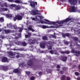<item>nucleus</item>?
<instances>
[{
    "label": "nucleus",
    "instance_id": "nucleus-1",
    "mask_svg": "<svg viewBox=\"0 0 80 80\" xmlns=\"http://www.w3.org/2000/svg\"><path fill=\"white\" fill-rule=\"evenodd\" d=\"M42 24H48V25H56L57 26H58V24H57V23L59 24V25H61L58 26V27H62L63 26L62 24H65L66 23H68L69 22V20H64L63 21H58L57 22H52L49 20H45V21L43 20L39 21Z\"/></svg>",
    "mask_w": 80,
    "mask_h": 80
},
{
    "label": "nucleus",
    "instance_id": "nucleus-2",
    "mask_svg": "<svg viewBox=\"0 0 80 80\" xmlns=\"http://www.w3.org/2000/svg\"><path fill=\"white\" fill-rule=\"evenodd\" d=\"M37 59L35 58H32V59L29 60L27 62V64L29 66H33L34 64L33 62H36Z\"/></svg>",
    "mask_w": 80,
    "mask_h": 80
},
{
    "label": "nucleus",
    "instance_id": "nucleus-3",
    "mask_svg": "<svg viewBox=\"0 0 80 80\" xmlns=\"http://www.w3.org/2000/svg\"><path fill=\"white\" fill-rule=\"evenodd\" d=\"M29 2L30 3V6L33 8H35L36 6H37V2L33 1H29Z\"/></svg>",
    "mask_w": 80,
    "mask_h": 80
},
{
    "label": "nucleus",
    "instance_id": "nucleus-4",
    "mask_svg": "<svg viewBox=\"0 0 80 80\" xmlns=\"http://www.w3.org/2000/svg\"><path fill=\"white\" fill-rule=\"evenodd\" d=\"M23 18V16L20 15H18L13 17V20H22Z\"/></svg>",
    "mask_w": 80,
    "mask_h": 80
},
{
    "label": "nucleus",
    "instance_id": "nucleus-5",
    "mask_svg": "<svg viewBox=\"0 0 80 80\" xmlns=\"http://www.w3.org/2000/svg\"><path fill=\"white\" fill-rule=\"evenodd\" d=\"M71 53H76L74 54V55L76 56V57L80 55V51H77L74 49H72L71 50Z\"/></svg>",
    "mask_w": 80,
    "mask_h": 80
},
{
    "label": "nucleus",
    "instance_id": "nucleus-6",
    "mask_svg": "<svg viewBox=\"0 0 80 80\" xmlns=\"http://www.w3.org/2000/svg\"><path fill=\"white\" fill-rule=\"evenodd\" d=\"M8 54H9V57L11 58H15V55H16V52H14V53L11 52H8Z\"/></svg>",
    "mask_w": 80,
    "mask_h": 80
},
{
    "label": "nucleus",
    "instance_id": "nucleus-7",
    "mask_svg": "<svg viewBox=\"0 0 80 80\" xmlns=\"http://www.w3.org/2000/svg\"><path fill=\"white\" fill-rule=\"evenodd\" d=\"M15 40L14 41V43L17 45H20V46H22V41H18L17 39L18 38L17 37H15L14 38Z\"/></svg>",
    "mask_w": 80,
    "mask_h": 80
},
{
    "label": "nucleus",
    "instance_id": "nucleus-8",
    "mask_svg": "<svg viewBox=\"0 0 80 80\" xmlns=\"http://www.w3.org/2000/svg\"><path fill=\"white\" fill-rule=\"evenodd\" d=\"M39 12V11L38 10H36V9H33L31 12V14L32 15H35L38 14V12Z\"/></svg>",
    "mask_w": 80,
    "mask_h": 80
},
{
    "label": "nucleus",
    "instance_id": "nucleus-9",
    "mask_svg": "<svg viewBox=\"0 0 80 80\" xmlns=\"http://www.w3.org/2000/svg\"><path fill=\"white\" fill-rule=\"evenodd\" d=\"M69 2L71 5H75L77 3V0H68Z\"/></svg>",
    "mask_w": 80,
    "mask_h": 80
},
{
    "label": "nucleus",
    "instance_id": "nucleus-10",
    "mask_svg": "<svg viewBox=\"0 0 80 80\" xmlns=\"http://www.w3.org/2000/svg\"><path fill=\"white\" fill-rule=\"evenodd\" d=\"M22 70V69L19 68H17L16 69H14L13 71V73H20V71Z\"/></svg>",
    "mask_w": 80,
    "mask_h": 80
},
{
    "label": "nucleus",
    "instance_id": "nucleus-11",
    "mask_svg": "<svg viewBox=\"0 0 80 80\" xmlns=\"http://www.w3.org/2000/svg\"><path fill=\"white\" fill-rule=\"evenodd\" d=\"M70 12H76L77 8H75V6H72L70 7Z\"/></svg>",
    "mask_w": 80,
    "mask_h": 80
},
{
    "label": "nucleus",
    "instance_id": "nucleus-12",
    "mask_svg": "<svg viewBox=\"0 0 80 80\" xmlns=\"http://www.w3.org/2000/svg\"><path fill=\"white\" fill-rule=\"evenodd\" d=\"M1 62L4 63H5L6 62L8 63V62H9V61H8V58H7L6 57H4L2 58L1 60Z\"/></svg>",
    "mask_w": 80,
    "mask_h": 80
},
{
    "label": "nucleus",
    "instance_id": "nucleus-13",
    "mask_svg": "<svg viewBox=\"0 0 80 80\" xmlns=\"http://www.w3.org/2000/svg\"><path fill=\"white\" fill-rule=\"evenodd\" d=\"M60 60H61L63 61V62H67V57L62 56L61 57Z\"/></svg>",
    "mask_w": 80,
    "mask_h": 80
},
{
    "label": "nucleus",
    "instance_id": "nucleus-14",
    "mask_svg": "<svg viewBox=\"0 0 80 80\" xmlns=\"http://www.w3.org/2000/svg\"><path fill=\"white\" fill-rule=\"evenodd\" d=\"M29 43L30 44V45H32V44H34L35 43V41L33 40H32L31 39H29L28 40Z\"/></svg>",
    "mask_w": 80,
    "mask_h": 80
},
{
    "label": "nucleus",
    "instance_id": "nucleus-15",
    "mask_svg": "<svg viewBox=\"0 0 80 80\" xmlns=\"http://www.w3.org/2000/svg\"><path fill=\"white\" fill-rule=\"evenodd\" d=\"M40 47L42 48H45V44L43 43H41L40 44Z\"/></svg>",
    "mask_w": 80,
    "mask_h": 80
},
{
    "label": "nucleus",
    "instance_id": "nucleus-16",
    "mask_svg": "<svg viewBox=\"0 0 80 80\" xmlns=\"http://www.w3.org/2000/svg\"><path fill=\"white\" fill-rule=\"evenodd\" d=\"M15 10H20L21 9V7L19 5H16L15 6Z\"/></svg>",
    "mask_w": 80,
    "mask_h": 80
},
{
    "label": "nucleus",
    "instance_id": "nucleus-17",
    "mask_svg": "<svg viewBox=\"0 0 80 80\" xmlns=\"http://www.w3.org/2000/svg\"><path fill=\"white\" fill-rule=\"evenodd\" d=\"M74 20V19L71 18V17L69 16L66 19H64L63 20Z\"/></svg>",
    "mask_w": 80,
    "mask_h": 80
},
{
    "label": "nucleus",
    "instance_id": "nucleus-18",
    "mask_svg": "<svg viewBox=\"0 0 80 80\" xmlns=\"http://www.w3.org/2000/svg\"><path fill=\"white\" fill-rule=\"evenodd\" d=\"M8 69V66H4V68H3V71L4 72H7Z\"/></svg>",
    "mask_w": 80,
    "mask_h": 80
},
{
    "label": "nucleus",
    "instance_id": "nucleus-19",
    "mask_svg": "<svg viewBox=\"0 0 80 80\" xmlns=\"http://www.w3.org/2000/svg\"><path fill=\"white\" fill-rule=\"evenodd\" d=\"M31 36V33L30 32H28V35H25V37L26 38H30Z\"/></svg>",
    "mask_w": 80,
    "mask_h": 80
},
{
    "label": "nucleus",
    "instance_id": "nucleus-20",
    "mask_svg": "<svg viewBox=\"0 0 80 80\" xmlns=\"http://www.w3.org/2000/svg\"><path fill=\"white\" fill-rule=\"evenodd\" d=\"M42 39L43 40H48V37L46 36H43Z\"/></svg>",
    "mask_w": 80,
    "mask_h": 80
},
{
    "label": "nucleus",
    "instance_id": "nucleus-21",
    "mask_svg": "<svg viewBox=\"0 0 80 80\" xmlns=\"http://www.w3.org/2000/svg\"><path fill=\"white\" fill-rule=\"evenodd\" d=\"M4 32L5 33H6V34L9 33H10V32H11L10 30L6 29H4Z\"/></svg>",
    "mask_w": 80,
    "mask_h": 80
},
{
    "label": "nucleus",
    "instance_id": "nucleus-22",
    "mask_svg": "<svg viewBox=\"0 0 80 80\" xmlns=\"http://www.w3.org/2000/svg\"><path fill=\"white\" fill-rule=\"evenodd\" d=\"M27 45V43L25 42H22V44L21 46H23V47H26Z\"/></svg>",
    "mask_w": 80,
    "mask_h": 80
},
{
    "label": "nucleus",
    "instance_id": "nucleus-23",
    "mask_svg": "<svg viewBox=\"0 0 80 80\" xmlns=\"http://www.w3.org/2000/svg\"><path fill=\"white\" fill-rule=\"evenodd\" d=\"M60 65L57 64V67H56V68H58L57 69V71H60Z\"/></svg>",
    "mask_w": 80,
    "mask_h": 80
},
{
    "label": "nucleus",
    "instance_id": "nucleus-24",
    "mask_svg": "<svg viewBox=\"0 0 80 80\" xmlns=\"http://www.w3.org/2000/svg\"><path fill=\"white\" fill-rule=\"evenodd\" d=\"M66 37H68V38H71L72 37V34L70 33H66Z\"/></svg>",
    "mask_w": 80,
    "mask_h": 80
},
{
    "label": "nucleus",
    "instance_id": "nucleus-25",
    "mask_svg": "<svg viewBox=\"0 0 80 80\" xmlns=\"http://www.w3.org/2000/svg\"><path fill=\"white\" fill-rule=\"evenodd\" d=\"M48 43L49 45L52 46L53 45V44H54V42L52 41H49L48 42Z\"/></svg>",
    "mask_w": 80,
    "mask_h": 80
},
{
    "label": "nucleus",
    "instance_id": "nucleus-26",
    "mask_svg": "<svg viewBox=\"0 0 80 80\" xmlns=\"http://www.w3.org/2000/svg\"><path fill=\"white\" fill-rule=\"evenodd\" d=\"M6 16L7 18H12V15L9 14H6Z\"/></svg>",
    "mask_w": 80,
    "mask_h": 80
},
{
    "label": "nucleus",
    "instance_id": "nucleus-27",
    "mask_svg": "<svg viewBox=\"0 0 80 80\" xmlns=\"http://www.w3.org/2000/svg\"><path fill=\"white\" fill-rule=\"evenodd\" d=\"M53 53L54 54H55V55H59L58 52H57V50H53Z\"/></svg>",
    "mask_w": 80,
    "mask_h": 80
},
{
    "label": "nucleus",
    "instance_id": "nucleus-28",
    "mask_svg": "<svg viewBox=\"0 0 80 80\" xmlns=\"http://www.w3.org/2000/svg\"><path fill=\"white\" fill-rule=\"evenodd\" d=\"M26 74L27 75H28V77H30V73L31 72L30 71H26L25 72Z\"/></svg>",
    "mask_w": 80,
    "mask_h": 80
},
{
    "label": "nucleus",
    "instance_id": "nucleus-29",
    "mask_svg": "<svg viewBox=\"0 0 80 80\" xmlns=\"http://www.w3.org/2000/svg\"><path fill=\"white\" fill-rule=\"evenodd\" d=\"M41 28H43V29H45V28H48V26H46L44 25H42L41 26Z\"/></svg>",
    "mask_w": 80,
    "mask_h": 80
},
{
    "label": "nucleus",
    "instance_id": "nucleus-30",
    "mask_svg": "<svg viewBox=\"0 0 80 80\" xmlns=\"http://www.w3.org/2000/svg\"><path fill=\"white\" fill-rule=\"evenodd\" d=\"M72 38L73 39H74V41L75 42H77V41L78 40V38L77 37H73Z\"/></svg>",
    "mask_w": 80,
    "mask_h": 80
},
{
    "label": "nucleus",
    "instance_id": "nucleus-31",
    "mask_svg": "<svg viewBox=\"0 0 80 80\" xmlns=\"http://www.w3.org/2000/svg\"><path fill=\"white\" fill-rule=\"evenodd\" d=\"M16 55H17L16 56V58H18L20 57V55H21V54H20L19 52H18V53L16 52Z\"/></svg>",
    "mask_w": 80,
    "mask_h": 80
},
{
    "label": "nucleus",
    "instance_id": "nucleus-32",
    "mask_svg": "<svg viewBox=\"0 0 80 80\" xmlns=\"http://www.w3.org/2000/svg\"><path fill=\"white\" fill-rule=\"evenodd\" d=\"M66 76L65 75H62L61 78V80H65Z\"/></svg>",
    "mask_w": 80,
    "mask_h": 80
},
{
    "label": "nucleus",
    "instance_id": "nucleus-33",
    "mask_svg": "<svg viewBox=\"0 0 80 80\" xmlns=\"http://www.w3.org/2000/svg\"><path fill=\"white\" fill-rule=\"evenodd\" d=\"M47 48L48 50H52V46L47 45Z\"/></svg>",
    "mask_w": 80,
    "mask_h": 80
},
{
    "label": "nucleus",
    "instance_id": "nucleus-34",
    "mask_svg": "<svg viewBox=\"0 0 80 80\" xmlns=\"http://www.w3.org/2000/svg\"><path fill=\"white\" fill-rule=\"evenodd\" d=\"M24 66V63L22 62L19 64V67H22V68Z\"/></svg>",
    "mask_w": 80,
    "mask_h": 80
},
{
    "label": "nucleus",
    "instance_id": "nucleus-35",
    "mask_svg": "<svg viewBox=\"0 0 80 80\" xmlns=\"http://www.w3.org/2000/svg\"><path fill=\"white\" fill-rule=\"evenodd\" d=\"M18 28L19 29V30H18V32H22V30H23V28Z\"/></svg>",
    "mask_w": 80,
    "mask_h": 80
},
{
    "label": "nucleus",
    "instance_id": "nucleus-36",
    "mask_svg": "<svg viewBox=\"0 0 80 80\" xmlns=\"http://www.w3.org/2000/svg\"><path fill=\"white\" fill-rule=\"evenodd\" d=\"M62 70H63V71H66V70H68V68L67 67H63L62 68Z\"/></svg>",
    "mask_w": 80,
    "mask_h": 80
},
{
    "label": "nucleus",
    "instance_id": "nucleus-37",
    "mask_svg": "<svg viewBox=\"0 0 80 80\" xmlns=\"http://www.w3.org/2000/svg\"><path fill=\"white\" fill-rule=\"evenodd\" d=\"M7 26L8 27H9V28H11V27H12V25L11 23H9V24H7Z\"/></svg>",
    "mask_w": 80,
    "mask_h": 80
},
{
    "label": "nucleus",
    "instance_id": "nucleus-38",
    "mask_svg": "<svg viewBox=\"0 0 80 80\" xmlns=\"http://www.w3.org/2000/svg\"><path fill=\"white\" fill-rule=\"evenodd\" d=\"M14 2L17 3H20V0H15L14 1Z\"/></svg>",
    "mask_w": 80,
    "mask_h": 80
},
{
    "label": "nucleus",
    "instance_id": "nucleus-39",
    "mask_svg": "<svg viewBox=\"0 0 80 80\" xmlns=\"http://www.w3.org/2000/svg\"><path fill=\"white\" fill-rule=\"evenodd\" d=\"M72 41H70V48H73V45H72Z\"/></svg>",
    "mask_w": 80,
    "mask_h": 80
},
{
    "label": "nucleus",
    "instance_id": "nucleus-40",
    "mask_svg": "<svg viewBox=\"0 0 80 80\" xmlns=\"http://www.w3.org/2000/svg\"><path fill=\"white\" fill-rule=\"evenodd\" d=\"M13 28L14 29H15V30H17L18 29V28L17 25H13Z\"/></svg>",
    "mask_w": 80,
    "mask_h": 80
},
{
    "label": "nucleus",
    "instance_id": "nucleus-41",
    "mask_svg": "<svg viewBox=\"0 0 80 80\" xmlns=\"http://www.w3.org/2000/svg\"><path fill=\"white\" fill-rule=\"evenodd\" d=\"M35 78L34 76H32L31 77L30 80H35Z\"/></svg>",
    "mask_w": 80,
    "mask_h": 80
},
{
    "label": "nucleus",
    "instance_id": "nucleus-42",
    "mask_svg": "<svg viewBox=\"0 0 80 80\" xmlns=\"http://www.w3.org/2000/svg\"><path fill=\"white\" fill-rule=\"evenodd\" d=\"M59 73L61 75H63V74H64V71L63 70H61L60 71Z\"/></svg>",
    "mask_w": 80,
    "mask_h": 80
},
{
    "label": "nucleus",
    "instance_id": "nucleus-43",
    "mask_svg": "<svg viewBox=\"0 0 80 80\" xmlns=\"http://www.w3.org/2000/svg\"><path fill=\"white\" fill-rule=\"evenodd\" d=\"M49 36H50V37H51V36H52V37H53V38H56V35H50Z\"/></svg>",
    "mask_w": 80,
    "mask_h": 80
},
{
    "label": "nucleus",
    "instance_id": "nucleus-44",
    "mask_svg": "<svg viewBox=\"0 0 80 80\" xmlns=\"http://www.w3.org/2000/svg\"><path fill=\"white\" fill-rule=\"evenodd\" d=\"M75 74L76 76H78L80 75V73L78 72H75Z\"/></svg>",
    "mask_w": 80,
    "mask_h": 80
},
{
    "label": "nucleus",
    "instance_id": "nucleus-45",
    "mask_svg": "<svg viewBox=\"0 0 80 80\" xmlns=\"http://www.w3.org/2000/svg\"><path fill=\"white\" fill-rule=\"evenodd\" d=\"M62 37L63 38H65L66 36V33H62Z\"/></svg>",
    "mask_w": 80,
    "mask_h": 80
},
{
    "label": "nucleus",
    "instance_id": "nucleus-46",
    "mask_svg": "<svg viewBox=\"0 0 80 80\" xmlns=\"http://www.w3.org/2000/svg\"><path fill=\"white\" fill-rule=\"evenodd\" d=\"M49 52L51 53V54H52V55H53V54H54L53 50L49 51Z\"/></svg>",
    "mask_w": 80,
    "mask_h": 80
},
{
    "label": "nucleus",
    "instance_id": "nucleus-47",
    "mask_svg": "<svg viewBox=\"0 0 80 80\" xmlns=\"http://www.w3.org/2000/svg\"><path fill=\"white\" fill-rule=\"evenodd\" d=\"M4 67V66H0V68L1 70H3V68Z\"/></svg>",
    "mask_w": 80,
    "mask_h": 80
},
{
    "label": "nucleus",
    "instance_id": "nucleus-48",
    "mask_svg": "<svg viewBox=\"0 0 80 80\" xmlns=\"http://www.w3.org/2000/svg\"><path fill=\"white\" fill-rule=\"evenodd\" d=\"M65 53L66 54H67L68 55L70 53V52L68 51H65Z\"/></svg>",
    "mask_w": 80,
    "mask_h": 80
},
{
    "label": "nucleus",
    "instance_id": "nucleus-49",
    "mask_svg": "<svg viewBox=\"0 0 80 80\" xmlns=\"http://www.w3.org/2000/svg\"><path fill=\"white\" fill-rule=\"evenodd\" d=\"M69 43H70L67 41H66L64 42V44L67 45H68Z\"/></svg>",
    "mask_w": 80,
    "mask_h": 80
},
{
    "label": "nucleus",
    "instance_id": "nucleus-50",
    "mask_svg": "<svg viewBox=\"0 0 80 80\" xmlns=\"http://www.w3.org/2000/svg\"><path fill=\"white\" fill-rule=\"evenodd\" d=\"M38 74L40 76H42V72H38Z\"/></svg>",
    "mask_w": 80,
    "mask_h": 80
},
{
    "label": "nucleus",
    "instance_id": "nucleus-51",
    "mask_svg": "<svg viewBox=\"0 0 80 80\" xmlns=\"http://www.w3.org/2000/svg\"><path fill=\"white\" fill-rule=\"evenodd\" d=\"M38 17H39V18H40V19H41L42 20V19H43V18H44V17H43V16H38Z\"/></svg>",
    "mask_w": 80,
    "mask_h": 80
},
{
    "label": "nucleus",
    "instance_id": "nucleus-52",
    "mask_svg": "<svg viewBox=\"0 0 80 80\" xmlns=\"http://www.w3.org/2000/svg\"><path fill=\"white\" fill-rule=\"evenodd\" d=\"M4 5L5 7H8V6H7V4L6 3H4Z\"/></svg>",
    "mask_w": 80,
    "mask_h": 80
},
{
    "label": "nucleus",
    "instance_id": "nucleus-53",
    "mask_svg": "<svg viewBox=\"0 0 80 80\" xmlns=\"http://www.w3.org/2000/svg\"><path fill=\"white\" fill-rule=\"evenodd\" d=\"M1 11H2V12H5V8H1Z\"/></svg>",
    "mask_w": 80,
    "mask_h": 80
},
{
    "label": "nucleus",
    "instance_id": "nucleus-54",
    "mask_svg": "<svg viewBox=\"0 0 80 80\" xmlns=\"http://www.w3.org/2000/svg\"><path fill=\"white\" fill-rule=\"evenodd\" d=\"M0 38H2V39H3L4 38H5V37H4V36H0Z\"/></svg>",
    "mask_w": 80,
    "mask_h": 80
},
{
    "label": "nucleus",
    "instance_id": "nucleus-55",
    "mask_svg": "<svg viewBox=\"0 0 80 80\" xmlns=\"http://www.w3.org/2000/svg\"><path fill=\"white\" fill-rule=\"evenodd\" d=\"M62 54H65V51H61L60 52Z\"/></svg>",
    "mask_w": 80,
    "mask_h": 80
},
{
    "label": "nucleus",
    "instance_id": "nucleus-56",
    "mask_svg": "<svg viewBox=\"0 0 80 80\" xmlns=\"http://www.w3.org/2000/svg\"><path fill=\"white\" fill-rule=\"evenodd\" d=\"M70 78L69 77H68L67 78V80H70Z\"/></svg>",
    "mask_w": 80,
    "mask_h": 80
},
{
    "label": "nucleus",
    "instance_id": "nucleus-57",
    "mask_svg": "<svg viewBox=\"0 0 80 80\" xmlns=\"http://www.w3.org/2000/svg\"><path fill=\"white\" fill-rule=\"evenodd\" d=\"M47 57L48 59H50V60H51V57L48 56H47Z\"/></svg>",
    "mask_w": 80,
    "mask_h": 80
},
{
    "label": "nucleus",
    "instance_id": "nucleus-58",
    "mask_svg": "<svg viewBox=\"0 0 80 80\" xmlns=\"http://www.w3.org/2000/svg\"><path fill=\"white\" fill-rule=\"evenodd\" d=\"M32 28L30 27H28V30H31Z\"/></svg>",
    "mask_w": 80,
    "mask_h": 80
},
{
    "label": "nucleus",
    "instance_id": "nucleus-59",
    "mask_svg": "<svg viewBox=\"0 0 80 80\" xmlns=\"http://www.w3.org/2000/svg\"><path fill=\"white\" fill-rule=\"evenodd\" d=\"M0 20H4V19L2 17L0 18Z\"/></svg>",
    "mask_w": 80,
    "mask_h": 80
},
{
    "label": "nucleus",
    "instance_id": "nucleus-60",
    "mask_svg": "<svg viewBox=\"0 0 80 80\" xmlns=\"http://www.w3.org/2000/svg\"><path fill=\"white\" fill-rule=\"evenodd\" d=\"M8 2H13V0H8Z\"/></svg>",
    "mask_w": 80,
    "mask_h": 80
},
{
    "label": "nucleus",
    "instance_id": "nucleus-61",
    "mask_svg": "<svg viewBox=\"0 0 80 80\" xmlns=\"http://www.w3.org/2000/svg\"><path fill=\"white\" fill-rule=\"evenodd\" d=\"M78 35L80 37V31H79L78 33Z\"/></svg>",
    "mask_w": 80,
    "mask_h": 80
},
{
    "label": "nucleus",
    "instance_id": "nucleus-62",
    "mask_svg": "<svg viewBox=\"0 0 80 80\" xmlns=\"http://www.w3.org/2000/svg\"><path fill=\"white\" fill-rule=\"evenodd\" d=\"M32 20H35V18H32Z\"/></svg>",
    "mask_w": 80,
    "mask_h": 80
},
{
    "label": "nucleus",
    "instance_id": "nucleus-63",
    "mask_svg": "<svg viewBox=\"0 0 80 80\" xmlns=\"http://www.w3.org/2000/svg\"><path fill=\"white\" fill-rule=\"evenodd\" d=\"M77 80H80V77H78L77 78Z\"/></svg>",
    "mask_w": 80,
    "mask_h": 80
},
{
    "label": "nucleus",
    "instance_id": "nucleus-64",
    "mask_svg": "<svg viewBox=\"0 0 80 80\" xmlns=\"http://www.w3.org/2000/svg\"><path fill=\"white\" fill-rule=\"evenodd\" d=\"M40 53H44V51H41L40 52Z\"/></svg>",
    "mask_w": 80,
    "mask_h": 80
}]
</instances>
